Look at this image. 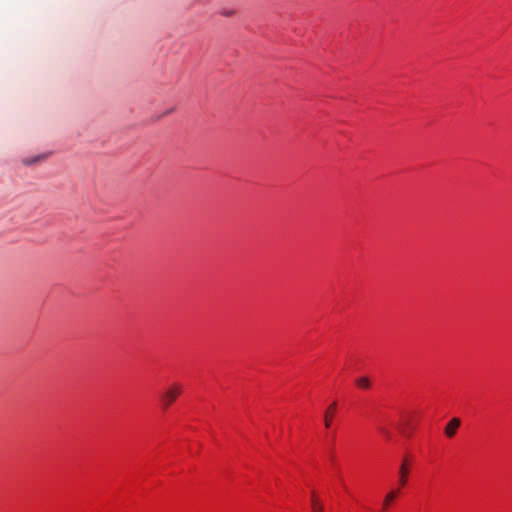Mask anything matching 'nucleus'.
<instances>
[{"label":"nucleus","mask_w":512,"mask_h":512,"mask_svg":"<svg viewBox=\"0 0 512 512\" xmlns=\"http://www.w3.org/2000/svg\"><path fill=\"white\" fill-rule=\"evenodd\" d=\"M460 424H461V421L459 418L451 419L445 427L446 436L449 438H452L455 435L456 430L458 429Z\"/></svg>","instance_id":"obj_4"},{"label":"nucleus","mask_w":512,"mask_h":512,"mask_svg":"<svg viewBox=\"0 0 512 512\" xmlns=\"http://www.w3.org/2000/svg\"><path fill=\"white\" fill-rule=\"evenodd\" d=\"M400 493V489L390 490L384 497L382 502V510L387 511L391 506L392 502L397 498Z\"/></svg>","instance_id":"obj_2"},{"label":"nucleus","mask_w":512,"mask_h":512,"mask_svg":"<svg viewBox=\"0 0 512 512\" xmlns=\"http://www.w3.org/2000/svg\"><path fill=\"white\" fill-rule=\"evenodd\" d=\"M408 475H409V467H408L407 461L404 460L399 468L398 483H399L400 487H404L407 484Z\"/></svg>","instance_id":"obj_3"},{"label":"nucleus","mask_w":512,"mask_h":512,"mask_svg":"<svg viewBox=\"0 0 512 512\" xmlns=\"http://www.w3.org/2000/svg\"><path fill=\"white\" fill-rule=\"evenodd\" d=\"M182 386L180 384H172L160 397L162 406L167 409L181 394Z\"/></svg>","instance_id":"obj_1"},{"label":"nucleus","mask_w":512,"mask_h":512,"mask_svg":"<svg viewBox=\"0 0 512 512\" xmlns=\"http://www.w3.org/2000/svg\"><path fill=\"white\" fill-rule=\"evenodd\" d=\"M312 512H324L323 504L319 501L314 492L311 495Z\"/></svg>","instance_id":"obj_6"},{"label":"nucleus","mask_w":512,"mask_h":512,"mask_svg":"<svg viewBox=\"0 0 512 512\" xmlns=\"http://www.w3.org/2000/svg\"><path fill=\"white\" fill-rule=\"evenodd\" d=\"M221 14H222L223 16H231V15L233 14V11H231V10H223V11L221 12Z\"/></svg>","instance_id":"obj_9"},{"label":"nucleus","mask_w":512,"mask_h":512,"mask_svg":"<svg viewBox=\"0 0 512 512\" xmlns=\"http://www.w3.org/2000/svg\"><path fill=\"white\" fill-rule=\"evenodd\" d=\"M356 384L362 389H368L370 387V380L367 377H361L356 380Z\"/></svg>","instance_id":"obj_7"},{"label":"nucleus","mask_w":512,"mask_h":512,"mask_svg":"<svg viewBox=\"0 0 512 512\" xmlns=\"http://www.w3.org/2000/svg\"><path fill=\"white\" fill-rule=\"evenodd\" d=\"M43 159H44V156H43V155H38V156L33 157V158H25V159L23 160V163H24L25 165H32V164H34V163H36V162H38V161H40V160H43Z\"/></svg>","instance_id":"obj_8"},{"label":"nucleus","mask_w":512,"mask_h":512,"mask_svg":"<svg viewBox=\"0 0 512 512\" xmlns=\"http://www.w3.org/2000/svg\"><path fill=\"white\" fill-rule=\"evenodd\" d=\"M336 409H337V403L333 402L325 411L324 424H325L326 428H329L331 426L332 419H333Z\"/></svg>","instance_id":"obj_5"}]
</instances>
